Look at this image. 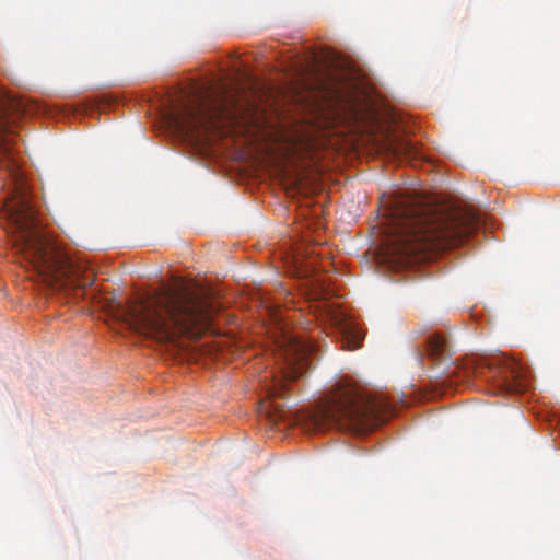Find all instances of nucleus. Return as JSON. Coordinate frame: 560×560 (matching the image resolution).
I'll use <instances>...</instances> for the list:
<instances>
[{
	"mask_svg": "<svg viewBox=\"0 0 560 560\" xmlns=\"http://www.w3.org/2000/svg\"><path fill=\"white\" fill-rule=\"evenodd\" d=\"M385 232L386 255L400 264L412 262L432 247H451L463 242L479 225V215L468 208L445 213H427L420 206L396 200Z\"/></svg>",
	"mask_w": 560,
	"mask_h": 560,
	"instance_id": "7ed1b4c3",
	"label": "nucleus"
},
{
	"mask_svg": "<svg viewBox=\"0 0 560 560\" xmlns=\"http://www.w3.org/2000/svg\"><path fill=\"white\" fill-rule=\"evenodd\" d=\"M427 354L435 360H443L448 355V342L439 334L431 335L427 340Z\"/></svg>",
	"mask_w": 560,
	"mask_h": 560,
	"instance_id": "6e6552de",
	"label": "nucleus"
},
{
	"mask_svg": "<svg viewBox=\"0 0 560 560\" xmlns=\"http://www.w3.org/2000/svg\"><path fill=\"white\" fill-rule=\"evenodd\" d=\"M27 112L22 98L0 90V167L5 168L14 182V190L1 206V211L10 225L9 233L15 255L33 272L31 278L54 290L71 287L81 289L92 284L93 279L81 277V266L40 226L20 172L15 156L18 142L11 124Z\"/></svg>",
	"mask_w": 560,
	"mask_h": 560,
	"instance_id": "f257e3e1",
	"label": "nucleus"
},
{
	"mask_svg": "<svg viewBox=\"0 0 560 560\" xmlns=\"http://www.w3.org/2000/svg\"><path fill=\"white\" fill-rule=\"evenodd\" d=\"M275 411H276V415L272 416V421L276 422L279 419L283 418L284 417V411L279 409L278 406H275Z\"/></svg>",
	"mask_w": 560,
	"mask_h": 560,
	"instance_id": "9d476101",
	"label": "nucleus"
},
{
	"mask_svg": "<svg viewBox=\"0 0 560 560\" xmlns=\"http://www.w3.org/2000/svg\"><path fill=\"white\" fill-rule=\"evenodd\" d=\"M313 346L292 335H283L278 341V360L280 361L283 380H279L267 388V397H280L287 390V381H294L301 377L308 369V358L312 354Z\"/></svg>",
	"mask_w": 560,
	"mask_h": 560,
	"instance_id": "423d86ee",
	"label": "nucleus"
},
{
	"mask_svg": "<svg viewBox=\"0 0 560 560\" xmlns=\"http://www.w3.org/2000/svg\"><path fill=\"white\" fill-rule=\"evenodd\" d=\"M225 105L206 89L185 93L166 114L167 124L177 132L192 136L201 128L214 126L225 115Z\"/></svg>",
	"mask_w": 560,
	"mask_h": 560,
	"instance_id": "39448f33",
	"label": "nucleus"
},
{
	"mask_svg": "<svg viewBox=\"0 0 560 560\" xmlns=\"http://www.w3.org/2000/svg\"><path fill=\"white\" fill-rule=\"evenodd\" d=\"M394 413L386 400L365 396L352 384L339 382L314 408L301 415L300 422L308 433L331 428L365 431Z\"/></svg>",
	"mask_w": 560,
	"mask_h": 560,
	"instance_id": "20e7f679",
	"label": "nucleus"
},
{
	"mask_svg": "<svg viewBox=\"0 0 560 560\" xmlns=\"http://www.w3.org/2000/svg\"><path fill=\"white\" fill-rule=\"evenodd\" d=\"M392 150H393V153H394L395 155H399V154H400V151H404V154H406V155H410V154L412 153V150H413V149L411 148V145H410V144H407V143H406V144H404V145L401 147V149L393 148Z\"/></svg>",
	"mask_w": 560,
	"mask_h": 560,
	"instance_id": "1a4fd4ad",
	"label": "nucleus"
},
{
	"mask_svg": "<svg viewBox=\"0 0 560 560\" xmlns=\"http://www.w3.org/2000/svg\"><path fill=\"white\" fill-rule=\"evenodd\" d=\"M118 306V316L131 329L165 345H176L182 336L199 338L210 328L215 312L203 290L186 284Z\"/></svg>",
	"mask_w": 560,
	"mask_h": 560,
	"instance_id": "f03ea898",
	"label": "nucleus"
},
{
	"mask_svg": "<svg viewBox=\"0 0 560 560\" xmlns=\"http://www.w3.org/2000/svg\"><path fill=\"white\" fill-rule=\"evenodd\" d=\"M488 371L493 373V377H499L500 386L505 392H516L521 389L523 369L516 360L505 355L499 357L493 360Z\"/></svg>",
	"mask_w": 560,
	"mask_h": 560,
	"instance_id": "0eeeda50",
	"label": "nucleus"
}]
</instances>
